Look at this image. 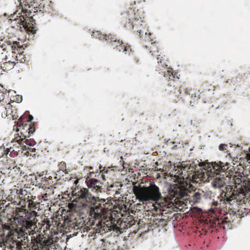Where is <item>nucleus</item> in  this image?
<instances>
[{
    "label": "nucleus",
    "instance_id": "nucleus-28",
    "mask_svg": "<svg viewBox=\"0 0 250 250\" xmlns=\"http://www.w3.org/2000/svg\"><path fill=\"white\" fill-rule=\"evenodd\" d=\"M58 167L60 170L64 172L65 174H68L69 172V170L66 168V165L65 162L62 161L60 162L58 165Z\"/></svg>",
    "mask_w": 250,
    "mask_h": 250
},
{
    "label": "nucleus",
    "instance_id": "nucleus-19",
    "mask_svg": "<svg viewBox=\"0 0 250 250\" xmlns=\"http://www.w3.org/2000/svg\"><path fill=\"white\" fill-rule=\"evenodd\" d=\"M233 180L235 184V188L238 190L239 188H249L250 187V182L245 180L244 178L240 176V177H237L234 176Z\"/></svg>",
    "mask_w": 250,
    "mask_h": 250
},
{
    "label": "nucleus",
    "instance_id": "nucleus-16",
    "mask_svg": "<svg viewBox=\"0 0 250 250\" xmlns=\"http://www.w3.org/2000/svg\"><path fill=\"white\" fill-rule=\"evenodd\" d=\"M93 36H95V34H97L99 36V39L100 40H105L108 44L110 45L113 49H117L119 46L121 44V43L123 42L122 41H120V40H117V38L112 35H101L100 34L98 31L96 32H93Z\"/></svg>",
    "mask_w": 250,
    "mask_h": 250
},
{
    "label": "nucleus",
    "instance_id": "nucleus-38",
    "mask_svg": "<svg viewBox=\"0 0 250 250\" xmlns=\"http://www.w3.org/2000/svg\"><path fill=\"white\" fill-rule=\"evenodd\" d=\"M50 227V225L49 224H47L46 225V229H49V227Z\"/></svg>",
    "mask_w": 250,
    "mask_h": 250
},
{
    "label": "nucleus",
    "instance_id": "nucleus-27",
    "mask_svg": "<svg viewBox=\"0 0 250 250\" xmlns=\"http://www.w3.org/2000/svg\"><path fill=\"white\" fill-rule=\"evenodd\" d=\"M9 152L8 148H5L4 146H0V158L3 157L4 156H7Z\"/></svg>",
    "mask_w": 250,
    "mask_h": 250
},
{
    "label": "nucleus",
    "instance_id": "nucleus-2",
    "mask_svg": "<svg viewBox=\"0 0 250 250\" xmlns=\"http://www.w3.org/2000/svg\"><path fill=\"white\" fill-rule=\"evenodd\" d=\"M93 198L94 199H90L84 208L90 209V215L93 218L90 225L95 230V233L103 234L112 229L122 232V229L117 226L119 220L117 221V224L115 223V220H112L110 223L108 221L105 222L103 221V219H105L108 214H110L113 208L112 201H114L100 198L94 196H93Z\"/></svg>",
    "mask_w": 250,
    "mask_h": 250
},
{
    "label": "nucleus",
    "instance_id": "nucleus-15",
    "mask_svg": "<svg viewBox=\"0 0 250 250\" xmlns=\"http://www.w3.org/2000/svg\"><path fill=\"white\" fill-rule=\"evenodd\" d=\"M27 136L26 135H23V138L22 136H17L11 142L10 146L8 148L11 157L18 155V152L21 150V145L25 142Z\"/></svg>",
    "mask_w": 250,
    "mask_h": 250
},
{
    "label": "nucleus",
    "instance_id": "nucleus-9",
    "mask_svg": "<svg viewBox=\"0 0 250 250\" xmlns=\"http://www.w3.org/2000/svg\"><path fill=\"white\" fill-rule=\"evenodd\" d=\"M211 167L212 169L217 170L220 168V166L215 163H209L207 162H200L198 161L188 163L187 174H189L190 177V183H199L204 181L205 178V173L206 168ZM210 169L209 170H211Z\"/></svg>",
    "mask_w": 250,
    "mask_h": 250
},
{
    "label": "nucleus",
    "instance_id": "nucleus-42",
    "mask_svg": "<svg viewBox=\"0 0 250 250\" xmlns=\"http://www.w3.org/2000/svg\"><path fill=\"white\" fill-rule=\"evenodd\" d=\"M168 84L170 85H172V84H171V82H169Z\"/></svg>",
    "mask_w": 250,
    "mask_h": 250
},
{
    "label": "nucleus",
    "instance_id": "nucleus-21",
    "mask_svg": "<svg viewBox=\"0 0 250 250\" xmlns=\"http://www.w3.org/2000/svg\"><path fill=\"white\" fill-rule=\"evenodd\" d=\"M182 86L179 87V88H175L173 91H170V96L171 99L175 103H177L182 99L181 95V89Z\"/></svg>",
    "mask_w": 250,
    "mask_h": 250
},
{
    "label": "nucleus",
    "instance_id": "nucleus-25",
    "mask_svg": "<svg viewBox=\"0 0 250 250\" xmlns=\"http://www.w3.org/2000/svg\"><path fill=\"white\" fill-rule=\"evenodd\" d=\"M201 194L198 192H196L193 193L192 195L191 198L190 199V202H192L193 204L199 203L201 201Z\"/></svg>",
    "mask_w": 250,
    "mask_h": 250
},
{
    "label": "nucleus",
    "instance_id": "nucleus-18",
    "mask_svg": "<svg viewBox=\"0 0 250 250\" xmlns=\"http://www.w3.org/2000/svg\"><path fill=\"white\" fill-rule=\"evenodd\" d=\"M249 190L250 191V187L249 188H239L238 190L236 189V191L234 197V200H235L239 204L245 203L246 201V191Z\"/></svg>",
    "mask_w": 250,
    "mask_h": 250
},
{
    "label": "nucleus",
    "instance_id": "nucleus-8",
    "mask_svg": "<svg viewBox=\"0 0 250 250\" xmlns=\"http://www.w3.org/2000/svg\"><path fill=\"white\" fill-rule=\"evenodd\" d=\"M211 163H215L219 166L220 168H218L216 170L211 169V167L206 168L205 173L206 178L203 181L212 180V185L214 188H221L223 187L227 182V178L229 177V174L228 173L227 170L229 167L230 164L228 163L224 164L223 162L219 161L218 162H211Z\"/></svg>",
    "mask_w": 250,
    "mask_h": 250
},
{
    "label": "nucleus",
    "instance_id": "nucleus-30",
    "mask_svg": "<svg viewBox=\"0 0 250 250\" xmlns=\"http://www.w3.org/2000/svg\"><path fill=\"white\" fill-rule=\"evenodd\" d=\"M139 63V59L137 57H134L131 62L132 65H135Z\"/></svg>",
    "mask_w": 250,
    "mask_h": 250
},
{
    "label": "nucleus",
    "instance_id": "nucleus-22",
    "mask_svg": "<svg viewBox=\"0 0 250 250\" xmlns=\"http://www.w3.org/2000/svg\"><path fill=\"white\" fill-rule=\"evenodd\" d=\"M122 185L118 182L113 183L107 187V190L112 193L115 192V194H119V190L121 189Z\"/></svg>",
    "mask_w": 250,
    "mask_h": 250
},
{
    "label": "nucleus",
    "instance_id": "nucleus-10",
    "mask_svg": "<svg viewBox=\"0 0 250 250\" xmlns=\"http://www.w3.org/2000/svg\"><path fill=\"white\" fill-rule=\"evenodd\" d=\"M102 168V167L101 166L99 167L100 172L97 173L98 175H95V177H97L98 179L87 177L85 179V183L88 188L91 189L92 191L97 193L102 192V185L104 183L100 179H102L103 181H105L106 178L108 177V173L112 171V169H109V167Z\"/></svg>",
    "mask_w": 250,
    "mask_h": 250
},
{
    "label": "nucleus",
    "instance_id": "nucleus-6",
    "mask_svg": "<svg viewBox=\"0 0 250 250\" xmlns=\"http://www.w3.org/2000/svg\"><path fill=\"white\" fill-rule=\"evenodd\" d=\"M188 163L181 164V172L180 174L178 183L171 187L169 189V197L171 199L173 198H179L180 200L188 196V192L190 193V190L193 189V187L190 183V177L189 174H187Z\"/></svg>",
    "mask_w": 250,
    "mask_h": 250
},
{
    "label": "nucleus",
    "instance_id": "nucleus-23",
    "mask_svg": "<svg viewBox=\"0 0 250 250\" xmlns=\"http://www.w3.org/2000/svg\"><path fill=\"white\" fill-rule=\"evenodd\" d=\"M120 52H123L125 54L130 55L132 52L130 46L126 44H125L122 42L120 45H119L118 48L116 49Z\"/></svg>",
    "mask_w": 250,
    "mask_h": 250
},
{
    "label": "nucleus",
    "instance_id": "nucleus-35",
    "mask_svg": "<svg viewBox=\"0 0 250 250\" xmlns=\"http://www.w3.org/2000/svg\"><path fill=\"white\" fill-rule=\"evenodd\" d=\"M4 99V94L2 92H0V102Z\"/></svg>",
    "mask_w": 250,
    "mask_h": 250
},
{
    "label": "nucleus",
    "instance_id": "nucleus-17",
    "mask_svg": "<svg viewBox=\"0 0 250 250\" xmlns=\"http://www.w3.org/2000/svg\"><path fill=\"white\" fill-rule=\"evenodd\" d=\"M236 191V189H233L231 186L226 187L225 190H223L220 194L221 200L223 199L224 201H226L229 203L230 202L234 200V197L235 196Z\"/></svg>",
    "mask_w": 250,
    "mask_h": 250
},
{
    "label": "nucleus",
    "instance_id": "nucleus-20",
    "mask_svg": "<svg viewBox=\"0 0 250 250\" xmlns=\"http://www.w3.org/2000/svg\"><path fill=\"white\" fill-rule=\"evenodd\" d=\"M24 117L21 116L18 121L17 125H18L17 127V131H21V135L20 136H22L23 138V135H27V137H29V135H28V130H26L27 128L24 126L25 123L26 122L23 121Z\"/></svg>",
    "mask_w": 250,
    "mask_h": 250
},
{
    "label": "nucleus",
    "instance_id": "nucleus-37",
    "mask_svg": "<svg viewBox=\"0 0 250 250\" xmlns=\"http://www.w3.org/2000/svg\"><path fill=\"white\" fill-rule=\"evenodd\" d=\"M218 205L219 203L218 202V201H213L212 202V205L214 206L217 207L218 206Z\"/></svg>",
    "mask_w": 250,
    "mask_h": 250
},
{
    "label": "nucleus",
    "instance_id": "nucleus-29",
    "mask_svg": "<svg viewBox=\"0 0 250 250\" xmlns=\"http://www.w3.org/2000/svg\"><path fill=\"white\" fill-rule=\"evenodd\" d=\"M228 145L225 144H222L220 145L219 146V149L221 151H225L226 150V152H228L227 151Z\"/></svg>",
    "mask_w": 250,
    "mask_h": 250
},
{
    "label": "nucleus",
    "instance_id": "nucleus-11",
    "mask_svg": "<svg viewBox=\"0 0 250 250\" xmlns=\"http://www.w3.org/2000/svg\"><path fill=\"white\" fill-rule=\"evenodd\" d=\"M24 44H22V43L18 42H14L13 43L12 45V52L15 54L17 53L19 54V56H18V54H17L16 56V57L17 58V59L13 58V60L12 61L8 60L1 64L0 67L4 71H8L13 69L16 64L17 61L18 60L21 61L23 59V58H21V56L24 52Z\"/></svg>",
    "mask_w": 250,
    "mask_h": 250
},
{
    "label": "nucleus",
    "instance_id": "nucleus-3",
    "mask_svg": "<svg viewBox=\"0 0 250 250\" xmlns=\"http://www.w3.org/2000/svg\"><path fill=\"white\" fill-rule=\"evenodd\" d=\"M133 191L136 199L143 204L148 202H154L160 210H164L165 208H168L169 202L172 201L176 202L180 201L179 198H174L171 199L169 197V192L166 197H162L159 188L154 183H150L149 185L142 186L134 185L133 187Z\"/></svg>",
    "mask_w": 250,
    "mask_h": 250
},
{
    "label": "nucleus",
    "instance_id": "nucleus-31",
    "mask_svg": "<svg viewBox=\"0 0 250 250\" xmlns=\"http://www.w3.org/2000/svg\"><path fill=\"white\" fill-rule=\"evenodd\" d=\"M132 222V221H131L130 222H127V221H125L124 223L126 228H129L134 224Z\"/></svg>",
    "mask_w": 250,
    "mask_h": 250
},
{
    "label": "nucleus",
    "instance_id": "nucleus-34",
    "mask_svg": "<svg viewBox=\"0 0 250 250\" xmlns=\"http://www.w3.org/2000/svg\"><path fill=\"white\" fill-rule=\"evenodd\" d=\"M49 196H50V194L46 193L42 195V198L43 199V200L46 201L48 199V198L49 197Z\"/></svg>",
    "mask_w": 250,
    "mask_h": 250
},
{
    "label": "nucleus",
    "instance_id": "nucleus-43",
    "mask_svg": "<svg viewBox=\"0 0 250 250\" xmlns=\"http://www.w3.org/2000/svg\"><path fill=\"white\" fill-rule=\"evenodd\" d=\"M1 173V171H0V174Z\"/></svg>",
    "mask_w": 250,
    "mask_h": 250
},
{
    "label": "nucleus",
    "instance_id": "nucleus-1",
    "mask_svg": "<svg viewBox=\"0 0 250 250\" xmlns=\"http://www.w3.org/2000/svg\"><path fill=\"white\" fill-rule=\"evenodd\" d=\"M36 224L31 220H27L21 215L15 218L12 226L2 225L3 235L9 240L16 241L17 239L22 238L27 242L29 241L28 235L31 236L32 250H55L59 248L57 242L53 238L46 239L43 235L36 233L35 229Z\"/></svg>",
    "mask_w": 250,
    "mask_h": 250
},
{
    "label": "nucleus",
    "instance_id": "nucleus-40",
    "mask_svg": "<svg viewBox=\"0 0 250 250\" xmlns=\"http://www.w3.org/2000/svg\"><path fill=\"white\" fill-rule=\"evenodd\" d=\"M45 178L50 179V176L47 177V174H46V176H45Z\"/></svg>",
    "mask_w": 250,
    "mask_h": 250
},
{
    "label": "nucleus",
    "instance_id": "nucleus-26",
    "mask_svg": "<svg viewBox=\"0 0 250 250\" xmlns=\"http://www.w3.org/2000/svg\"><path fill=\"white\" fill-rule=\"evenodd\" d=\"M24 126L27 128L26 130H28V135L29 136L30 134H33L35 131V127L34 124H32L30 123V124H28L27 123H25Z\"/></svg>",
    "mask_w": 250,
    "mask_h": 250
},
{
    "label": "nucleus",
    "instance_id": "nucleus-13",
    "mask_svg": "<svg viewBox=\"0 0 250 250\" xmlns=\"http://www.w3.org/2000/svg\"><path fill=\"white\" fill-rule=\"evenodd\" d=\"M205 222L209 229H213L219 226L224 229H231L232 226L230 219L228 217H225L222 219L215 217L212 219L208 218L206 219Z\"/></svg>",
    "mask_w": 250,
    "mask_h": 250
},
{
    "label": "nucleus",
    "instance_id": "nucleus-41",
    "mask_svg": "<svg viewBox=\"0 0 250 250\" xmlns=\"http://www.w3.org/2000/svg\"><path fill=\"white\" fill-rule=\"evenodd\" d=\"M185 92H186V93H187V94H190V93H188V92H187V90H186Z\"/></svg>",
    "mask_w": 250,
    "mask_h": 250
},
{
    "label": "nucleus",
    "instance_id": "nucleus-33",
    "mask_svg": "<svg viewBox=\"0 0 250 250\" xmlns=\"http://www.w3.org/2000/svg\"><path fill=\"white\" fill-rule=\"evenodd\" d=\"M33 119V117L31 115H29V116L28 117V118L27 119V120L24 122L28 124H30V123H31V121Z\"/></svg>",
    "mask_w": 250,
    "mask_h": 250
},
{
    "label": "nucleus",
    "instance_id": "nucleus-12",
    "mask_svg": "<svg viewBox=\"0 0 250 250\" xmlns=\"http://www.w3.org/2000/svg\"><path fill=\"white\" fill-rule=\"evenodd\" d=\"M73 200L72 202H76L81 204L84 208L90 199H94L88 188H75L72 192Z\"/></svg>",
    "mask_w": 250,
    "mask_h": 250
},
{
    "label": "nucleus",
    "instance_id": "nucleus-24",
    "mask_svg": "<svg viewBox=\"0 0 250 250\" xmlns=\"http://www.w3.org/2000/svg\"><path fill=\"white\" fill-rule=\"evenodd\" d=\"M176 73H174L173 69L171 68H168L167 72H164V76L165 77H168V82L170 80H174L175 78Z\"/></svg>",
    "mask_w": 250,
    "mask_h": 250
},
{
    "label": "nucleus",
    "instance_id": "nucleus-4",
    "mask_svg": "<svg viewBox=\"0 0 250 250\" xmlns=\"http://www.w3.org/2000/svg\"><path fill=\"white\" fill-rule=\"evenodd\" d=\"M19 2V9H21V11L19 12V10H17L13 15H11V19L15 21L21 28L22 26L26 31L27 33L32 35L36 33L37 31V27L35 25L36 23L33 17L31 16L32 11L34 13H38V12L43 13L44 11V5L40 4L38 6H34L33 7L29 6V9H24L21 4V0H18Z\"/></svg>",
    "mask_w": 250,
    "mask_h": 250
},
{
    "label": "nucleus",
    "instance_id": "nucleus-32",
    "mask_svg": "<svg viewBox=\"0 0 250 250\" xmlns=\"http://www.w3.org/2000/svg\"><path fill=\"white\" fill-rule=\"evenodd\" d=\"M3 51V49L2 48V47H0V60L1 59H2V57H3V56H5V60H7V57H7V56H6V55H4V54H3L4 53L2 52V51Z\"/></svg>",
    "mask_w": 250,
    "mask_h": 250
},
{
    "label": "nucleus",
    "instance_id": "nucleus-5",
    "mask_svg": "<svg viewBox=\"0 0 250 250\" xmlns=\"http://www.w3.org/2000/svg\"><path fill=\"white\" fill-rule=\"evenodd\" d=\"M144 19V12L142 9L135 10L129 8L128 11L121 14V23L127 29L134 30L139 33L140 37L144 33L142 29L146 27Z\"/></svg>",
    "mask_w": 250,
    "mask_h": 250
},
{
    "label": "nucleus",
    "instance_id": "nucleus-7",
    "mask_svg": "<svg viewBox=\"0 0 250 250\" xmlns=\"http://www.w3.org/2000/svg\"><path fill=\"white\" fill-rule=\"evenodd\" d=\"M29 188H26L25 189L21 188L18 190L17 192L21 200L19 205L20 208H18L17 210L19 213H23L25 214V217L27 219H30V216H36L37 212L34 210L37 208L40 203L36 201V197L34 196L29 191Z\"/></svg>",
    "mask_w": 250,
    "mask_h": 250
},
{
    "label": "nucleus",
    "instance_id": "nucleus-14",
    "mask_svg": "<svg viewBox=\"0 0 250 250\" xmlns=\"http://www.w3.org/2000/svg\"><path fill=\"white\" fill-rule=\"evenodd\" d=\"M146 48L148 47L150 50V52L152 54V56L156 57L157 60L158 66L157 69L158 71L163 70L166 68L167 64L166 62L161 53L158 51V48L156 45V42H151L148 45L145 46Z\"/></svg>",
    "mask_w": 250,
    "mask_h": 250
},
{
    "label": "nucleus",
    "instance_id": "nucleus-39",
    "mask_svg": "<svg viewBox=\"0 0 250 250\" xmlns=\"http://www.w3.org/2000/svg\"><path fill=\"white\" fill-rule=\"evenodd\" d=\"M91 136V135H90V134H88V136L87 137V139H89Z\"/></svg>",
    "mask_w": 250,
    "mask_h": 250
},
{
    "label": "nucleus",
    "instance_id": "nucleus-36",
    "mask_svg": "<svg viewBox=\"0 0 250 250\" xmlns=\"http://www.w3.org/2000/svg\"><path fill=\"white\" fill-rule=\"evenodd\" d=\"M68 206L70 209H73L74 207V204L73 203H69Z\"/></svg>",
    "mask_w": 250,
    "mask_h": 250
}]
</instances>
